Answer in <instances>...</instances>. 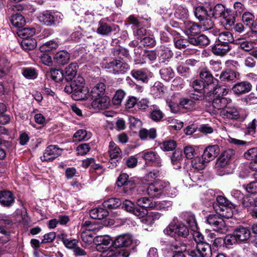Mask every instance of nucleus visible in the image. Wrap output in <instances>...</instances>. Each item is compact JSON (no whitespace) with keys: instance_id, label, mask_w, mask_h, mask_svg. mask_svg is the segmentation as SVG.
Returning a JSON list of instances; mask_svg holds the SVG:
<instances>
[{"instance_id":"obj_32","label":"nucleus","mask_w":257,"mask_h":257,"mask_svg":"<svg viewBox=\"0 0 257 257\" xmlns=\"http://www.w3.org/2000/svg\"><path fill=\"white\" fill-rule=\"evenodd\" d=\"M139 136L141 140L154 139L157 137L156 130L154 128L150 130L142 128L139 131Z\"/></svg>"},{"instance_id":"obj_33","label":"nucleus","mask_w":257,"mask_h":257,"mask_svg":"<svg viewBox=\"0 0 257 257\" xmlns=\"http://www.w3.org/2000/svg\"><path fill=\"white\" fill-rule=\"evenodd\" d=\"M10 21L14 27L18 28H22L26 23L25 18L19 14L12 15L10 17Z\"/></svg>"},{"instance_id":"obj_55","label":"nucleus","mask_w":257,"mask_h":257,"mask_svg":"<svg viewBox=\"0 0 257 257\" xmlns=\"http://www.w3.org/2000/svg\"><path fill=\"white\" fill-rule=\"evenodd\" d=\"M160 57L164 60H168L172 58L173 53L167 47L161 46L159 50Z\"/></svg>"},{"instance_id":"obj_42","label":"nucleus","mask_w":257,"mask_h":257,"mask_svg":"<svg viewBox=\"0 0 257 257\" xmlns=\"http://www.w3.org/2000/svg\"><path fill=\"white\" fill-rule=\"evenodd\" d=\"M112 28L106 23L100 21L98 23L97 33L101 35H108L111 31Z\"/></svg>"},{"instance_id":"obj_52","label":"nucleus","mask_w":257,"mask_h":257,"mask_svg":"<svg viewBox=\"0 0 257 257\" xmlns=\"http://www.w3.org/2000/svg\"><path fill=\"white\" fill-rule=\"evenodd\" d=\"M153 108L150 113V117L155 121H159L163 118V112L156 105H153Z\"/></svg>"},{"instance_id":"obj_37","label":"nucleus","mask_w":257,"mask_h":257,"mask_svg":"<svg viewBox=\"0 0 257 257\" xmlns=\"http://www.w3.org/2000/svg\"><path fill=\"white\" fill-rule=\"evenodd\" d=\"M200 77L202 81L205 83L209 88L212 85L213 81L212 75L210 72L206 69L202 70L200 73Z\"/></svg>"},{"instance_id":"obj_31","label":"nucleus","mask_w":257,"mask_h":257,"mask_svg":"<svg viewBox=\"0 0 257 257\" xmlns=\"http://www.w3.org/2000/svg\"><path fill=\"white\" fill-rule=\"evenodd\" d=\"M76 67L77 64L76 63H71L65 68L64 77H65L67 81H70L76 77Z\"/></svg>"},{"instance_id":"obj_10","label":"nucleus","mask_w":257,"mask_h":257,"mask_svg":"<svg viewBox=\"0 0 257 257\" xmlns=\"http://www.w3.org/2000/svg\"><path fill=\"white\" fill-rule=\"evenodd\" d=\"M62 152V149L58 148L56 145H50L47 147L41 157L42 161H51L60 156Z\"/></svg>"},{"instance_id":"obj_35","label":"nucleus","mask_w":257,"mask_h":257,"mask_svg":"<svg viewBox=\"0 0 257 257\" xmlns=\"http://www.w3.org/2000/svg\"><path fill=\"white\" fill-rule=\"evenodd\" d=\"M91 137V134L86 130L81 129L78 130L73 136V140L75 142L87 141Z\"/></svg>"},{"instance_id":"obj_62","label":"nucleus","mask_w":257,"mask_h":257,"mask_svg":"<svg viewBox=\"0 0 257 257\" xmlns=\"http://www.w3.org/2000/svg\"><path fill=\"white\" fill-rule=\"evenodd\" d=\"M58 46V44L54 41L48 42L40 47V50L43 52L50 51L56 49Z\"/></svg>"},{"instance_id":"obj_12","label":"nucleus","mask_w":257,"mask_h":257,"mask_svg":"<svg viewBox=\"0 0 257 257\" xmlns=\"http://www.w3.org/2000/svg\"><path fill=\"white\" fill-rule=\"evenodd\" d=\"M252 85L248 81H242L235 83L231 88V90L236 96H240L251 91Z\"/></svg>"},{"instance_id":"obj_34","label":"nucleus","mask_w":257,"mask_h":257,"mask_svg":"<svg viewBox=\"0 0 257 257\" xmlns=\"http://www.w3.org/2000/svg\"><path fill=\"white\" fill-rule=\"evenodd\" d=\"M190 44L197 46H206L210 43V40L205 35H200L196 37L190 38Z\"/></svg>"},{"instance_id":"obj_36","label":"nucleus","mask_w":257,"mask_h":257,"mask_svg":"<svg viewBox=\"0 0 257 257\" xmlns=\"http://www.w3.org/2000/svg\"><path fill=\"white\" fill-rule=\"evenodd\" d=\"M218 42L224 44H228L234 41V38L232 34L228 31H224L220 33L218 35Z\"/></svg>"},{"instance_id":"obj_50","label":"nucleus","mask_w":257,"mask_h":257,"mask_svg":"<svg viewBox=\"0 0 257 257\" xmlns=\"http://www.w3.org/2000/svg\"><path fill=\"white\" fill-rule=\"evenodd\" d=\"M194 15L196 18L200 22L208 17V10L206 9L203 6H199L195 8Z\"/></svg>"},{"instance_id":"obj_46","label":"nucleus","mask_w":257,"mask_h":257,"mask_svg":"<svg viewBox=\"0 0 257 257\" xmlns=\"http://www.w3.org/2000/svg\"><path fill=\"white\" fill-rule=\"evenodd\" d=\"M121 204V201L118 198H109L105 200L102 205L103 207L108 209H114L119 207Z\"/></svg>"},{"instance_id":"obj_38","label":"nucleus","mask_w":257,"mask_h":257,"mask_svg":"<svg viewBox=\"0 0 257 257\" xmlns=\"http://www.w3.org/2000/svg\"><path fill=\"white\" fill-rule=\"evenodd\" d=\"M131 75L136 80L143 82H147L149 79L148 73L142 69L133 70L131 71Z\"/></svg>"},{"instance_id":"obj_49","label":"nucleus","mask_w":257,"mask_h":257,"mask_svg":"<svg viewBox=\"0 0 257 257\" xmlns=\"http://www.w3.org/2000/svg\"><path fill=\"white\" fill-rule=\"evenodd\" d=\"M208 162H206L205 159L203 158V156H202V158H201L199 157L198 155L192 160V165L193 167L199 170L204 169L206 164Z\"/></svg>"},{"instance_id":"obj_15","label":"nucleus","mask_w":257,"mask_h":257,"mask_svg":"<svg viewBox=\"0 0 257 257\" xmlns=\"http://www.w3.org/2000/svg\"><path fill=\"white\" fill-rule=\"evenodd\" d=\"M240 110L235 107L229 105L225 109L221 111V113L224 117L229 119L243 120L245 116L241 114Z\"/></svg>"},{"instance_id":"obj_1","label":"nucleus","mask_w":257,"mask_h":257,"mask_svg":"<svg viewBox=\"0 0 257 257\" xmlns=\"http://www.w3.org/2000/svg\"><path fill=\"white\" fill-rule=\"evenodd\" d=\"M106 85L102 82L96 84L92 89L90 96L92 101L91 106L94 109H103L109 105L108 97L105 95Z\"/></svg>"},{"instance_id":"obj_61","label":"nucleus","mask_w":257,"mask_h":257,"mask_svg":"<svg viewBox=\"0 0 257 257\" xmlns=\"http://www.w3.org/2000/svg\"><path fill=\"white\" fill-rule=\"evenodd\" d=\"M192 86L196 91L203 90L204 92L206 94V96H207V92H208L207 90H209V89L206 87L204 82H203L202 80H196L194 81L192 83Z\"/></svg>"},{"instance_id":"obj_28","label":"nucleus","mask_w":257,"mask_h":257,"mask_svg":"<svg viewBox=\"0 0 257 257\" xmlns=\"http://www.w3.org/2000/svg\"><path fill=\"white\" fill-rule=\"evenodd\" d=\"M185 32L187 35H196L201 31V26L194 22L186 21L184 22Z\"/></svg>"},{"instance_id":"obj_2","label":"nucleus","mask_w":257,"mask_h":257,"mask_svg":"<svg viewBox=\"0 0 257 257\" xmlns=\"http://www.w3.org/2000/svg\"><path fill=\"white\" fill-rule=\"evenodd\" d=\"M71 83L74 89V93L72 95L73 99L83 100L88 98L89 90L84 86V80L82 76L79 75L76 76Z\"/></svg>"},{"instance_id":"obj_13","label":"nucleus","mask_w":257,"mask_h":257,"mask_svg":"<svg viewBox=\"0 0 257 257\" xmlns=\"http://www.w3.org/2000/svg\"><path fill=\"white\" fill-rule=\"evenodd\" d=\"M142 157L146 164L150 166L160 167L162 166V160L159 155L153 151H146L142 153Z\"/></svg>"},{"instance_id":"obj_58","label":"nucleus","mask_w":257,"mask_h":257,"mask_svg":"<svg viewBox=\"0 0 257 257\" xmlns=\"http://www.w3.org/2000/svg\"><path fill=\"white\" fill-rule=\"evenodd\" d=\"M242 204L245 207H257V199L250 195H246L242 198Z\"/></svg>"},{"instance_id":"obj_23","label":"nucleus","mask_w":257,"mask_h":257,"mask_svg":"<svg viewBox=\"0 0 257 257\" xmlns=\"http://www.w3.org/2000/svg\"><path fill=\"white\" fill-rule=\"evenodd\" d=\"M233 231L239 243L245 242L250 237V231L247 227L241 226Z\"/></svg>"},{"instance_id":"obj_53","label":"nucleus","mask_w":257,"mask_h":257,"mask_svg":"<svg viewBox=\"0 0 257 257\" xmlns=\"http://www.w3.org/2000/svg\"><path fill=\"white\" fill-rule=\"evenodd\" d=\"M151 93L156 97H160L164 93V87L163 84L160 82L155 83L151 89Z\"/></svg>"},{"instance_id":"obj_14","label":"nucleus","mask_w":257,"mask_h":257,"mask_svg":"<svg viewBox=\"0 0 257 257\" xmlns=\"http://www.w3.org/2000/svg\"><path fill=\"white\" fill-rule=\"evenodd\" d=\"M133 236L129 233L120 234L116 237L113 241V244L115 247H126L131 245L134 242Z\"/></svg>"},{"instance_id":"obj_6","label":"nucleus","mask_w":257,"mask_h":257,"mask_svg":"<svg viewBox=\"0 0 257 257\" xmlns=\"http://www.w3.org/2000/svg\"><path fill=\"white\" fill-rule=\"evenodd\" d=\"M103 67L114 74H124L130 69V66L127 63L117 59L103 63Z\"/></svg>"},{"instance_id":"obj_16","label":"nucleus","mask_w":257,"mask_h":257,"mask_svg":"<svg viewBox=\"0 0 257 257\" xmlns=\"http://www.w3.org/2000/svg\"><path fill=\"white\" fill-rule=\"evenodd\" d=\"M130 251L126 249L107 248L102 250V257H128Z\"/></svg>"},{"instance_id":"obj_8","label":"nucleus","mask_w":257,"mask_h":257,"mask_svg":"<svg viewBox=\"0 0 257 257\" xmlns=\"http://www.w3.org/2000/svg\"><path fill=\"white\" fill-rule=\"evenodd\" d=\"M206 221L214 230L220 233H224L228 229L225 221L218 215H209L207 217Z\"/></svg>"},{"instance_id":"obj_51","label":"nucleus","mask_w":257,"mask_h":257,"mask_svg":"<svg viewBox=\"0 0 257 257\" xmlns=\"http://www.w3.org/2000/svg\"><path fill=\"white\" fill-rule=\"evenodd\" d=\"M244 157L247 160H250L252 162L250 164L257 165V147L249 149L244 154Z\"/></svg>"},{"instance_id":"obj_63","label":"nucleus","mask_w":257,"mask_h":257,"mask_svg":"<svg viewBox=\"0 0 257 257\" xmlns=\"http://www.w3.org/2000/svg\"><path fill=\"white\" fill-rule=\"evenodd\" d=\"M157 57V54L154 50L146 51L143 55V58L145 62L148 61L149 63H152L156 60Z\"/></svg>"},{"instance_id":"obj_26","label":"nucleus","mask_w":257,"mask_h":257,"mask_svg":"<svg viewBox=\"0 0 257 257\" xmlns=\"http://www.w3.org/2000/svg\"><path fill=\"white\" fill-rule=\"evenodd\" d=\"M231 50L229 44H224L218 42L212 47L213 53L217 56H224Z\"/></svg>"},{"instance_id":"obj_22","label":"nucleus","mask_w":257,"mask_h":257,"mask_svg":"<svg viewBox=\"0 0 257 257\" xmlns=\"http://www.w3.org/2000/svg\"><path fill=\"white\" fill-rule=\"evenodd\" d=\"M235 205L229 202L228 200L222 202L218 207L220 211V215L226 218H229L232 216V209L235 208Z\"/></svg>"},{"instance_id":"obj_11","label":"nucleus","mask_w":257,"mask_h":257,"mask_svg":"<svg viewBox=\"0 0 257 257\" xmlns=\"http://www.w3.org/2000/svg\"><path fill=\"white\" fill-rule=\"evenodd\" d=\"M108 152L112 167L116 166L117 162L121 159L122 152L120 148L113 142L111 141L109 142Z\"/></svg>"},{"instance_id":"obj_64","label":"nucleus","mask_w":257,"mask_h":257,"mask_svg":"<svg viewBox=\"0 0 257 257\" xmlns=\"http://www.w3.org/2000/svg\"><path fill=\"white\" fill-rule=\"evenodd\" d=\"M113 55L121 59L126 58L128 56V51L120 46L116 47L114 49Z\"/></svg>"},{"instance_id":"obj_24","label":"nucleus","mask_w":257,"mask_h":257,"mask_svg":"<svg viewBox=\"0 0 257 257\" xmlns=\"http://www.w3.org/2000/svg\"><path fill=\"white\" fill-rule=\"evenodd\" d=\"M213 84L209 89H210L207 92V96L208 97H223L226 95L229 91L228 88L225 86H218L214 87Z\"/></svg>"},{"instance_id":"obj_60","label":"nucleus","mask_w":257,"mask_h":257,"mask_svg":"<svg viewBox=\"0 0 257 257\" xmlns=\"http://www.w3.org/2000/svg\"><path fill=\"white\" fill-rule=\"evenodd\" d=\"M200 22L201 29L204 30H210L213 28L214 26V21L212 19V17H207Z\"/></svg>"},{"instance_id":"obj_48","label":"nucleus","mask_w":257,"mask_h":257,"mask_svg":"<svg viewBox=\"0 0 257 257\" xmlns=\"http://www.w3.org/2000/svg\"><path fill=\"white\" fill-rule=\"evenodd\" d=\"M146 216L143 219V222L146 224L152 225L154 222L160 218L161 215L157 212H152L146 214Z\"/></svg>"},{"instance_id":"obj_25","label":"nucleus","mask_w":257,"mask_h":257,"mask_svg":"<svg viewBox=\"0 0 257 257\" xmlns=\"http://www.w3.org/2000/svg\"><path fill=\"white\" fill-rule=\"evenodd\" d=\"M162 186V182L150 184L147 189L148 194L152 198L159 197L163 192Z\"/></svg>"},{"instance_id":"obj_29","label":"nucleus","mask_w":257,"mask_h":257,"mask_svg":"<svg viewBox=\"0 0 257 257\" xmlns=\"http://www.w3.org/2000/svg\"><path fill=\"white\" fill-rule=\"evenodd\" d=\"M225 8L221 4H217L213 8H208V17L217 18L220 17H224Z\"/></svg>"},{"instance_id":"obj_27","label":"nucleus","mask_w":257,"mask_h":257,"mask_svg":"<svg viewBox=\"0 0 257 257\" xmlns=\"http://www.w3.org/2000/svg\"><path fill=\"white\" fill-rule=\"evenodd\" d=\"M70 54L66 51L62 50L57 52L54 56L55 62L60 65L67 64L70 60Z\"/></svg>"},{"instance_id":"obj_43","label":"nucleus","mask_w":257,"mask_h":257,"mask_svg":"<svg viewBox=\"0 0 257 257\" xmlns=\"http://www.w3.org/2000/svg\"><path fill=\"white\" fill-rule=\"evenodd\" d=\"M198 149L196 147L192 146H187L184 148V153L185 157L188 159H193L195 157L199 155Z\"/></svg>"},{"instance_id":"obj_47","label":"nucleus","mask_w":257,"mask_h":257,"mask_svg":"<svg viewBox=\"0 0 257 257\" xmlns=\"http://www.w3.org/2000/svg\"><path fill=\"white\" fill-rule=\"evenodd\" d=\"M176 35L178 36L174 38V42L176 48L179 49H184L190 44V38L188 40L182 39L178 34Z\"/></svg>"},{"instance_id":"obj_4","label":"nucleus","mask_w":257,"mask_h":257,"mask_svg":"<svg viewBox=\"0 0 257 257\" xmlns=\"http://www.w3.org/2000/svg\"><path fill=\"white\" fill-rule=\"evenodd\" d=\"M234 155V151L229 149L222 153L217 159L215 168L217 170L223 172L222 175L228 173V171L226 170V169L230 166L231 159Z\"/></svg>"},{"instance_id":"obj_57","label":"nucleus","mask_w":257,"mask_h":257,"mask_svg":"<svg viewBox=\"0 0 257 257\" xmlns=\"http://www.w3.org/2000/svg\"><path fill=\"white\" fill-rule=\"evenodd\" d=\"M179 107L187 110L191 109L195 105L194 101L189 98H182L179 101Z\"/></svg>"},{"instance_id":"obj_19","label":"nucleus","mask_w":257,"mask_h":257,"mask_svg":"<svg viewBox=\"0 0 257 257\" xmlns=\"http://www.w3.org/2000/svg\"><path fill=\"white\" fill-rule=\"evenodd\" d=\"M242 21L252 32H257V21H255L253 14L248 12H244L242 15Z\"/></svg>"},{"instance_id":"obj_45","label":"nucleus","mask_w":257,"mask_h":257,"mask_svg":"<svg viewBox=\"0 0 257 257\" xmlns=\"http://www.w3.org/2000/svg\"><path fill=\"white\" fill-rule=\"evenodd\" d=\"M21 46L26 51L34 49L37 46V41L33 38L24 39L21 42Z\"/></svg>"},{"instance_id":"obj_40","label":"nucleus","mask_w":257,"mask_h":257,"mask_svg":"<svg viewBox=\"0 0 257 257\" xmlns=\"http://www.w3.org/2000/svg\"><path fill=\"white\" fill-rule=\"evenodd\" d=\"M11 220L8 216L5 214H0V233L6 235H9V232L7 231L4 227L11 224Z\"/></svg>"},{"instance_id":"obj_17","label":"nucleus","mask_w":257,"mask_h":257,"mask_svg":"<svg viewBox=\"0 0 257 257\" xmlns=\"http://www.w3.org/2000/svg\"><path fill=\"white\" fill-rule=\"evenodd\" d=\"M212 100V106L217 109L223 111L229 105H230L232 100L231 99L224 97H210Z\"/></svg>"},{"instance_id":"obj_56","label":"nucleus","mask_w":257,"mask_h":257,"mask_svg":"<svg viewBox=\"0 0 257 257\" xmlns=\"http://www.w3.org/2000/svg\"><path fill=\"white\" fill-rule=\"evenodd\" d=\"M236 77L235 72L230 70L222 71L220 75V79L222 81H229L233 80Z\"/></svg>"},{"instance_id":"obj_41","label":"nucleus","mask_w":257,"mask_h":257,"mask_svg":"<svg viewBox=\"0 0 257 257\" xmlns=\"http://www.w3.org/2000/svg\"><path fill=\"white\" fill-rule=\"evenodd\" d=\"M182 160V152L179 150L175 151L171 157V162L174 168L179 169L181 167V161Z\"/></svg>"},{"instance_id":"obj_59","label":"nucleus","mask_w":257,"mask_h":257,"mask_svg":"<svg viewBox=\"0 0 257 257\" xmlns=\"http://www.w3.org/2000/svg\"><path fill=\"white\" fill-rule=\"evenodd\" d=\"M49 74L51 78L55 82H59L63 80L64 76V73L59 69H51Z\"/></svg>"},{"instance_id":"obj_9","label":"nucleus","mask_w":257,"mask_h":257,"mask_svg":"<svg viewBox=\"0 0 257 257\" xmlns=\"http://www.w3.org/2000/svg\"><path fill=\"white\" fill-rule=\"evenodd\" d=\"M188 253L192 257H209L211 254V250L210 245L204 242L197 244L196 249L188 251Z\"/></svg>"},{"instance_id":"obj_18","label":"nucleus","mask_w":257,"mask_h":257,"mask_svg":"<svg viewBox=\"0 0 257 257\" xmlns=\"http://www.w3.org/2000/svg\"><path fill=\"white\" fill-rule=\"evenodd\" d=\"M15 197L10 190H3L0 191V203L5 207L11 206L14 203Z\"/></svg>"},{"instance_id":"obj_7","label":"nucleus","mask_w":257,"mask_h":257,"mask_svg":"<svg viewBox=\"0 0 257 257\" xmlns=\"http://www.w3.org/2000/svg\"><path fill=\"white\" fill-rule=\"evenodd\" d=\"M164 232L168 235L186 237L189 234L188 228L182 223H170L164 230Z\"/></svg>"},{"instance_id":"obj_21","label":"nucleus","mask_w":257,"mask_h":257,"mask_svg":"<svg viewBox=\"0 0 257 257\" xmlns=\"http://www.w3.org/2000/svg\"><path fill=\"white\" fill-rule=\"evenodd\" d=\"M220 152L217 145L209 146L206 148L202 155L203 158L206 162H210L214 159Z\"/></svg>"},{"instance_id":"obj_20","label":"nucleus","mask_w":257,"mask_h":257,"mask_svg":"<svg viewBox=\"0 0 257 257\" xmlns=\"http://www.w3.org/2000/svg\"><path fill=\"white\" fill-rule=\"evenodd\" d=\"M94 241L97 244V250L101 252L102 250L109 248L107 246L113 243L111 238L108 235H98L95 237Z\"/></svg>"},{"instance_id":"obj_5","label":"nucleus","mask_w":257,"mask_h":257,"mask_svg":"<svg viewBox=\"0 0 257 257\" xmlns=\"http://www.w3.org/2000/svg\"><path fill=\"white\" fill-rule=\"evenodd\" d=\"M137 204L145 209L151 208L163 209L164 210H168V208L171 206L172 204L170 201H163L161 203L154 202L146 197L138 199L137 201Z\"/></svg>"},{"instance_id":"obj_30","label":"nucleus","mask_w":257,"mask_h":257,"mask_svg":"<svg viewBox=\"0 0 257 257\" xmlns=\"http://www.w3.org/2000/svg\"><path fill=\"white\" fill-rule=\"evenodd\" d=\"M108 214V212L106 209L101 207L92 209L89 211L91 218L95 219H102L106 217Z\"/></svg>"},{"instance_id":"obj_39","label":"nucleus","mask_w":257,"mask_h":257,"mask_svg":"<svg viewBox=\"0 0 257 257\" xmlns=\"http://www.w3.org/2000/svg\"><path fill=\"white\" fill-rule=\"evenodd\" d=\"M136 187L135 181L130 179L129 181H127L125 185L121 187V191L126 195H131L135 192Z\"/></svg>"},{"instance_id":"obj_54","label":"nucleus","mask_w":257,"mask_h":257,"mask_svg":"<svg viewBox=\"0 0 257 257\" xmlns=\"http://www.w3.org/2000/svg\"><path fill=\"white\" fill-rule=\"evenodd\" d=\"M161 77L165 80L168 81L174 76V73L171 67H163L160 70Z\"/></svg>"},{"instance_id":"obj_44","label":"nucleus","mask_w":257,"mask_h":257,"mask_svg":"<svg viewBox=\"0 0 257 257\" xmlns=\"http://www.w3.org/2000/svg\"><path fill=\"white\" fill-rule=\"evenodd\" d=\"M184 220L189 225L190 229L192 231L198 229L197 223L194 214L189 212L186 213L185 214Z\"/></svg>"},{"instance_id":"obj_3","label":"nucleus","mask_w":257,"mask_h":257,"mask_svg":"<svg viewBox=\"0 0 257 257\" xmlns=\"http://www.w3.org/2000/svg\"><path fill=\"white\" fill-rule=\"evenodd\" d=\"M63 17V15L60 12L45 11L40 13L37 18L41 23L47 26H52L56 23H59Z\"/></svg>"}]
</instances>
